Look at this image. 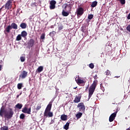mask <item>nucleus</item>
Here are the masks:
<instances>
[{
	"mask_svg": "<svg viewBox=\"0 0 130 130\" xmlns=\"http://www.w3.org/2000/svg\"><path fill=\"white\" fill-rule=\"evenodd\" d=\"M10 26L11 27V29H14L15 30H17L18 29V24L15 22H12Z\"/></svg>",
	"mask_w": 130,
	"mask_h": 130,
	"instance_id": "17",
	"label": "nucleus"
},
{
	"mask_svg": "<svg viewBox=\"0 0 130 130\" xmlns=\"http://www.w3.org/2000/svg\"><path fill=\"white\" fill-rule=\"evenodd\" d=\"M16 108L17 109H21L23 107V105L22 104L18 103L15 105Z\"/></svg>",
	"mask_w": 130,
	"mask_h": 130,
	"instance_id": "23",
	"label": "nucleus"
},
{
	"mask_svg": "<svg viewBox=\"0 0 130 130\" xmlns=\"http://www.w3.org/2000/svg\"><path fill=\"white\" fill-rule=\"evenodd\" d=\"M117 112H118V110L117 109L116 111L114 113H112L110 116L109 117V120L110 122H112L114 119H115V117H116V114H117Z\"/></svg>",
	"mask_w": 130,
	"mask_h": 130,
	"instance_id": "6",
	"label": "nucleus"
},
{
	"mask_svg": "<svg viewBox=\"0 0 130 130\" xmlns=\"http://www.w3.org/2000/svg\"><path fill=\"white\" fill-rule=\"evenodd\" d=\"M60 119L63 121H66V120H68V116L65 114H62L60 116Z\"/></svg>",
	"mask_w": 130,
	"mask_h": 130,
	"instance_id": "18",
	"label": "nucleus"
},
{
	"mask_svg": "<svg viewBox=\"0 0 130 130\" xmlns=\"http://www.w3.org/2000/svg\"><path fill=\"white\" fill-rule=\"evenodd\" d=\"M115 78H117V79H118V78H120V76H115Z\"/></svg>",
	"mask_w": 130,
	"mask_h": 130,
	"instance_id": "46",
	"label": "nucleus"
},
{
	"mask_svg": "<svg viewBox=\"0 0 130 130\" xmlns=\"http://www.w3.org/2000/svg\"><path fill=\"white\" fill-rule=\"evenodd\" d=\"M25 58L24 56H21L20 57V60L21 62H24L25 61Z\"/></svg>",
	"mask_w": 130,
	"mask_h": 130,
	"instance_id": "37",
	"label": "nucleus"
},
{
	"mask_svg": "<svg viewBox=\"0 0 130 130\" xmlns=\"http://www.w3.org/2000/svg\"><path fill=\"white\" fill-rule=\"evenodd\" d=\"M19 27H20L21 29H26V28H27V24L25 22H22L20 24Z\"/></svg>",
	"mask_w": 130,
	"mask_h": 130,
	"instance_id": "19",
	"label": "nucleus"
},
{
	"mask_svg": "<svg viewBox=\"0 0 130 130\" xmlns=\"http://www.w3.org/2000/svg\"><path fill=\"white\" fill-rule=\"evenodd\" d=\"M13 115H14V111H13V109L9 108L6 112V114L5 115V118L11 119V118L13 117Z\"/></svg>",
	"mask_w": 130,
	"mask_h": 130,
	"instance_id": "4",
	"label": "nucleus"
},
{
	"mask_svg": "<svg viewBox=\"0 0 130 130\" xmlns=\"http://www.w3.org/2000/svg\"><path fill=\"white\" fill-rule=\"evenodd\" d=\"M27 76H28V72L26 71H23L20 75L19 78H21V79H25Z\"/></svg>",
	"mask_w": 130,
	"mask_h": 130,
	"instance_id": "12",
	"label": "nucleus"
},
{
	"mask_svg": "<svg viewBox=\"0 0 130 130\" xmlns=\"http://www.w3.org/2000/svg\"><path fill=\"white\" fill-rule=\"evenodd\" d=\"M93 79H94V80L91 86H90L88 91V99H90V98L92 97L93 94H94L96 87H97V84H98V81L97 80V79H98V76L97 75L93 76Z\"/></svg>",
	"mask_w": 130,
	"mask_h": 130,
	"instance_id": "1",
	"label": "nucleus"
},
{
	"mask_svg": "<svg viewBox=\"0 0 130 130\" xmlns=\"http://www.w3.org/2000/svg\"><path fill=\"white\" fill-rule=\"evenodd\" d=\"M55 5H56V2L54 0H52L50 2V10H54L55 9Z\"/></svg>",
	"mask_w": 130,
	"mask_h": 130,
	"instance_id": "8",
	"label": "nucleus"
},
{
	"mask_svg": "<svg viewBox=\"0 0 130 130\" xmlns=\"http://www.w3.org/2000/svg\"><path fill=\"white\" fill-rule=\"evenodd\" d=\"M41 107H42L41 105H38V106L36 108V110L37 111H38V110H40L41 109Z\"/></svg>",
	"mask_w": 130,
	"mask_h": 130,
	"instance_id": "30",
	"label": "nucleus"
},
{
	"mask_svg": "<svg viewBox=\"0 0 130 130\" xmlns=\"http://www.w3.org/2000/svg\"><path fill=\"white\" fill-rule=\"evenodd\" d=\"M81 31H82V32H83L84 33H85V31H86V27L83 26L82 27Z\"/></svg>",
	"mask_w": 130,
	"mask_h": 130,
	"instance_id": "39",
	"label": "nucleus"
},
{
	"mask_svg": "<svg viewBox=\"0 0 130 130\" xmlns=\"http://www.w3.org/2000/svg\"><path fill=\"white\" fill-rule=\"evenodd\" d=\"M20 119H24V118H25V114H24L23 113H22L20 115Z\"/></svg>",
	"mask_w": 130,
	"mask_h": 130,
	"instance_id": "34",
	"label": "nucleus"
},
{
	"mask_svg": "<svg viewBox=\"0 0 130 130\" xmlns=\"http://www.w3.org/2000/svg\"><path fill=\"white\" fill-rule=\"evenodd\" d=\"M77 88H78V87H74L73 89H77Z\"/></svg>",
	"mask_w": 130,
	"mask_h": 130,
	"instance_id": "48",
	"label": "nucleus"
},
{
	"mask_svg": "<svg viewBox=\"0 0 130 130\" xmlns=\"http://www.w3.org/2000/svg\"><path fill=\"white\" fill-rule=\"evenodd\" d=\"M105 73L107 76H111V73L109 70H107V72H105Z\"/></svg>",
	"mask_w": 130,
	"mask_h": 130,
	"instance_id": "33",
	"label": "nucleus"
},
{
	"mask_svg": "<svg viewBox=\"0 0 130 130\" xmlns=\"http://www.w3.org/2000/svg\"><path fill=\"white\" fill-rule=\"evenodd\" d=\"M100 86H101V88L102 91H103V92H104V91H105V89L104 88V87H103V85L102 84H101Z\"/></svg>",
	"mask_w": 130,
	"mask_h": 130,
	"instance_id": "41",
	"label": "nucleus"
},
{
	"mask_svg": "<svg viewBox=\"0 0 130 130\" xmlns=\"http://www.w3.org/2000/svg\"><path fill=\"white\" fill-rule=\"evenodd\" d=\"M52 107V102H50L47 106V107L46 108L45 110L44 111V117H52V116H53V113L50 111L51 110Z\"/></svg>",
	"mask_w": 130,
	"mask_h": 130,
	"instance_id": "2",
	"label": "nucleus"
},
{
	"mask_svg": "<svg viewBox=\"0 0 130 130\" xmlns=\"http://www.w3.org/2000/svg\"><path fill=\"white\" fill-rule=\"evenodd\" d=\"M82 116H83V113H82V112H78L76 115V117L77 119H79V118H81Z\"/></svg>",
	"mask_w": 130,
	"mask_h": 130,
	"instance_id": "21",
	"label": "nucleus"
},
{
	"mask_svg": "<svg viewBox=\"0 0 130 130\" xmlns=\"http://www.w3.org/2000/svg\"><path fill=\"white\" fill-rule=\"evenodd\" d=\"M0 71H2V65H0Z\"/></svg>",
	"mask_w": 130,
	"mask_h": 130,
	"instance_id": "47",
	"label": "nucleus"
},
{
	"mask_svg": "<svg viewBox=\"0 0 130 130\" xmlns=\"http://www.w3.org/2000/svg\"><path fill=\"white\" fill-rule=\"evenodd\" d=\"M35 43V41L33 39H30L27 43V45L29 47H33Z\"/></svg>",
	"mask_w": 130,
	"mask_h": 130,
	"instance_id": "13",
	"label": "nucleus"
},
{
	"mask_svg": "<svg viewBox=\"0 0 130 130\" xmlns=\"http://www.w3.org/2000/svg\"><path fill=\"white\" fill-rule=\"evenodd\" d=\"M127 19H128V20H130V13L128 14L127 17Z\"/></svg>",
	"mask_w": 130,
	"mask_h": 130,
	"instance_id": "44",
	"label": "nucleus"
},
{
	"mask_svg": "<svg viewBox=\"0 0 130 130\" xmlns=\"http://www.w3.org/2000/svg\"><path fill=\"white\" fill-rule=\"evenodd\" d=\"M9 127L7 126H4L3 127H1V130H8Z\"/></svg>",
	"mask_w": 130,
	"mask_h": 130,
	"instance_id": "35",
	"label": "nucleus"
},
{
	"mask_svg": "<svg viewBox=\"0 0 130 130\" xmlns=\"http://www.w3.org/2000/svg\"><path fill=\"white\" fill-rule=\"evenodd\" d=\"M41 39H45V34H42V35L41 36Z\"/></svg>",
	"mask_w": 130,
	"mask_h": 130,
	"instance_id": "38",
	"label": "nucleus"
},
{
	"mask_svg": "<svg viewBox=\"0 0 130 130\" xmlns=\"http://www.w3.org/2000/svg\"><path fill=\"white\" fill-rule=\"evenodd\" d=\"M20 11H21V9L20 8H18L17 10V11H16L17 15H18V14H19L20 15Z\"/></svg>",
	"mask_w": 130,
	"mask_h": 130,
	"instance_id": "42",
	"label": "nucleus"
},
{
	"mask_svg": "<svg viewBox=\"0 0 130 130\" xmlns=\"http://www.w3.org/2000/svg\"><path fill=\"white\" fill-rule=\"evenodd\" d=\"M12 30V27H11V25L7 26L4 30V33L5 35H7L8 33H10L11 30Z\"/></svg>",
	"mask_w": 130,
	"mask_h": 130,
	"instance_id": "11",
	"label": "nucleus"
},
{
	"mask_svg": "<svg viewBox=\"0 0 130 130\" xmlns=\"http://www.w3.org/2000/svg\"><path fill=\"white\" fill-rule=\"evenodd\" d=\"M62 15L63 16V17H68L70 15V12L68 11V12L64 11V10H63L62 12Z\"/></svg>",
	"mask_w": 130,
	"mask_h": 130,
	"instance_id": "20",
	"label": "nucleus"
},
{
	"mask_svg": "<svg viewBox=\"0 0 130 130\" xmlns=\"http://www.w3.org/2000/svg\"><path fill=\"white\" fill-rule=\"evenodd\" d=\"M21 94H22V93H20V94L17 95L16 96V98H19V96H20V95H21Z\"/></svg>",
	"mask_w": 130,
	"mask_h": 130,
	"instance_id": "45",
	"label": "nucleus"
},
{
	"mask_svg": "<svg viewBox=\"0 0 130 130\" xmlns=\"http://www.w3.org/2000/svg\"><path fill=\"white\" fill-rule=\"evenodd\" d=\"M22 87H23V83H18L17 84V88L19 90H21Z\"/></svg>",
	"mask_w": 130,
	"mask_h": 130,
	"instance_id": "28",
	"label": "nucleus"
},
{
	"mask_svg": "<svg viewBox=\"0 0 130 130\" xmlns=\"http://www.w3.org/2000/svg\"><path fill=\"white\" fill-rule=\"evenodd\" d=\"M22 112L27 113V114H31V107L28 109L27 107H24L22 110Z\"/></svg>",
	"mask_w": 130,
	"mask_h": 130,
	"instance_id": "10",
	"label": "nucleus"
},
{
	"mask_svg": "<svg viewBox=\"0 0 130 130\" xmlns=\"http://www.w3.org/2000/svg\"><path fill=\"white\" fill-rule=\"evenodd\" d=\"M126 29L128 32H130V24H129L127 27H126Z\"/></svg>",
	"mask_w": 130,
	"mask_h": 130,
	"instance_id": "43",
	"label": "nucleus"
},
{
	"mask_svg": "<svg viewBox=\"0 0 130 130\" xmlns=\"http://www.w3.org/2000/svg\"><path fill=\"white\" fill-rule=\"evenodd\" d=\"M77 107L79 108V110L80 112H85L86 107H85L84 103H79L77 105Z\"/></svg>",
	"mask_w": 130,
	"mask_h": 130,
	"instance_id": "5",
	"label": "nucleus"
},
{
	"mask_svg": "<svg viewBox=\"0 0 130 130\" xmlns=\"http://www.w3.org/2000/svg\"><path fill=\"white\" fill-rule=\"evenodd\" d=\"M70 123H71V122L70 121H68L65 124V125L63 126V128L66 130L69 129V127L70 126Z\"/></svg>",
	"mask_w": 130,
	"mask_h": 130,
	"instance_id": "22",
	"label": "nucleus"
},
{
	"mask_svg": "<svg viewBox=\"0 0 130 130\" xmlns=\"http://www.w3.org/2000/svg\"><path fill=\"white\" fill-rule=\"evenodd\" d=\"M37 72H38V73H41V72H42V71H43V66H40L38 67V68L37 70Z\"/></svg>",
	"mask_w": 130,
	"mask_h": 130,
	"instance_id": "26",
	"label": "nucleus"
},
{
	"mask_svg": "<svg viewBox=\"0 0 130 130\" xmlns=\"http://www.w3.org/2000/svg\"><path fill=\"white\" fill-rule=\"evenodd\" d=\"M81 98H82L81 95H76L75 100L73 101V102H74V103H79V102H80L81 101Z\"/></svg>",
	"mask_w": 130,
	"mask_h": 130,
	"instance_id": "16",
	"label": "nucleus"
},
{
	"mask_svg": "<svg viewBox=\"0 0 130 130\" xmlns=\"http://www.w3.org/2000/svg\"><path fill=\"white\" fill-rule=\"evenodd\" d=\"M13 7V0H8L5 5L2 6L0 9V12H2V10L5 8V10H11Z\"/></svg>",
	"mask_w": 130,
	"mask_h": 130,
	"instance_id": "3",
	"label": "nucleus"
},
{
	"mask_svg": "<svg viewBox=\"0 0 130 130\" xmlns=\"http://www.w3.org/2000/svg\"><path fill=\"white\" fill-rule=\"evenodd\" d=\"M7 114V110L5 108V107L3 106L0 109V116L1 117H5V114Z\"/></svg>",
	"mask_w": 130,
	"mask_h": 130,
	"instance_id": "7",
	"label": "nucleus"
},
{
	"mask_svg": "<svg viewBox=\"0 0 130 130\" xmlns=\"http://www.w3.org/2000/svg\"><path fill=\"white\" fill-rule=\"evenodd\" d=\"M118 1L120 2L121 5H125V0H118Z\"/></svg>",
	"mask_w": 130,
	"mask_h": 130,
	"instance_id": "36",
	"label": "nucleus"
},
{
	"mask_svg": "<svg viewBox=\"0 0 130 130\" xmlns=\"http://www.w3.org/2000/svg\"><path fill=\"white\" fill-rule=\"evenodd\" d=\"M58 27L59 31H60V30H62L63 29V25H62V24L58 25Z\"/></svg>",
	"mask_w": 130,
	"mask_h": 130,
	"instance_id": "29",
	"label": "nucleus"
},
{
	"mask_svg": "<svg viewBox=\"0 0 130 130\" xmlns=\"http://www.w3.org/2000/svg\"><path fill=\"white\" fill-rule=\"evenodd\" d=\"M20 40H22V36L21 35H18L16 37V41H20Z\"/></svg>",
	"mask_w": 130,
	"mask_h": 130,
	"instance_id": "27",
	"label": "nucleus"
},
{
	"mask_svg": "<svg viewBox=\"0 0 130 130\" xmlns=\"http://www.w3.org/2000/svg\"><path fill=\"white\" fill-rule=\"evenodd\" d=\"M93 17H94V15L93 14H90L88 16V19L89 20H92Z\"/></svg>",
	"mask_w": 130,
	"mask_h": 130,
	"instance_id": "32",
	"label": "nucleus"
},
{
	"mask_svg": "<svg viewBox=\"0 0 130 130\" xmlns=\"http://www.w3.org/2000/svg\"><path fill=\"white\" fill-rule=\"evenodd\" d=\"M75 81L78 85H80V84H85V83H86V82H85L83 80L81 79V78H80L79 77L77 79V77L75 78Z\"/></svg>",
	"mask_w": 130,
	"mask_h": 130,
	"instance_id": "15",
	"label": "nucleus"
},
{
	"mask_svg": "<svg viewBox=\"0 0 130 130\" xmlns=\"http://www.w3.org/2000/svg\"><path fill=\"white\" fill-rule=\"evenodd\" d=\"M64 9L65 11H67V8H69V10L68 12H71V11H72V4H68L67 3H65L64 5Z\"/></svg>",
	"mask_w": 130,
	"mask_h": 130,
	"instance_id": "14",
	"label": "nucleus"
},
{
	"mask_svg": "<svg viewBox=\"0 0 130 130\" xmlns=\"http://www.w3.org/2000/svg\"><path fill=\"white\" fill-rule=\"evenodd\" d=\"M98 4V2L97 1H94L92 3V4L91 5V8H95L96 6H97V4Z\"/></svg>",
	"mask_w": 130,
	"mask_h": 130,
	"instance_id": "25",
	"label": "nucleus"
},
{
	"mask_svg": "<svg viewBox=\"0 0 130 130\" xmlns=\"http://www.w3.org/2000/svg\"><path fill=\"white\" fill-rule=\"evenodd\" d=\"M76 14L78 17H79V16H82V15L84 14V9L82 7H79L77 9Z\"/></svg>",
	"mask_w": 130,
	"mask_h": 130,
	"instance_id": "9",
	"label": "nucleus"
},
{
	"mask_svg": "<svg viewBox=\"0 0 130 130\" xmlns=\"http://www.w3.org/2000/svg\"><path fill=\"white\" fill-rule=\"evenodd\" d=\"M94 64L93 63H91L89 64V68H90V69H94Z\"/></svg>",
	"mask_w": 130,
	"mask_h": 130,
	"instance_id": "40",
	"label": "nucleus"
},
{
	"mask_svg": "<svg viewBox=\"0 0 130 130\" xmlns=\"http://www.w3.org/2000/svg\"><path fill=\"white\" fill-rule=\"evenodd\" d=\"M20 35L22 37H23L24 38H25V37L27 36V32L25 30H23L21 32V34Z\"/></svg>",
	"mask_w": 130,
	"mask_h": 130,
	"instance_id": "24",
	"label": "nucleus"
},
{
	"mask_svg": "<svg viewBox=\"0 0 130 130\" xmlns=\"http://www.w3.org/2000/svg\"><path fill=\"white\" fill-rule=\"evenodd\" d=\"M56 34V32L55 31H52L49 33L50 36H54Z\"/></svg>",
	"mask_w": 130,
	"mask_h": 130,
	"instance_id": "31",
	"label": "nucleus"
}]
</instances>
